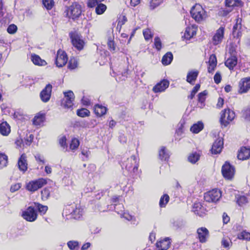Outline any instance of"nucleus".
I'll return each instance as SVG.
<instances>
[{"label":"nucleus","instance_id":"nucleus-3","mask_svg":"<svg viewBox=\"0 0 250 250\" xmlns=\"http://www.w3.org/2000/svg\"><path fill=\"white\" fill-rule=\"evenodd\" d=\"M190 14L192 17L197 22H200L207 17V14L202 7L199 4H196L191 9Z\"/></svg>","mask_w":250,"mask_h":250},{"label":"nucleus","instance_id":"nucleus-37","mask_svg":"<svg viewBox=\"0 0 250 250\" xmlns=\"http://www.w3.org/2000/svg\"><path fill=\"white\" fill-rule=\"evenodd\" d=\"M106 9V6L105 4L103 3H99L96 7V12L98 15L102 14Z\"/></svg>","mask_w":250,"mask_h":250},{"label":"nucleus","instance_id":"nucleus-55","mask_svg":"<svg viewBox=\"0 0 250 250\" xmlns=\"http://www.w3.org/2000/svg\"><path fill=\"white\" fill-rule=\"evenodd\" d=\"M35 158L36 160L39 163H41L42 164H44L45 162L43 156H42V155H41L40 154H37L35 156Z\"/></svg>","mask_w":250,"mask_h":250},{"label":"nucleus","instance_id":"nucleus-62","mask_svg":"<svg viewBox=\"0 0 250 250\" xmlns=\"http://www.w3.org/2000/svg\"><path fill=\"white\" fill-rule=\"evenodd\" d=\"M21 188V185L20 184H16L12 185L10 188V191L14 192Z\"/></svg>","mask_w":250,"mask_h":250},{"label":"nucleus","instance_id":"nucleus-60","mask_svg":"<svg viewBox=\"0 0 250 250\" xmlns=\"http://www.w3.org/2000/svg\"><path fill=\"white\" fill-rule=\"evenodd\" d=\"M66 139L65 136H62L59 139V144L63 148H65L66 146Z\"/></svg>","mask_w":250,"mask_h":250},{"label":"nucleus","instance_id":"nucleus-9","mask_svg":"<svg viewBox=\"0 0 250 250\" xmlns=\"http://www.w3.org/2000/svg\"><path fill=\"white\" fill-rule=\"evenodd\" d=\"M64 97L62 101V105L65 108H69L72 107L75 98L73 92L69 90L64 92Z\"/></svg>","mask_w":250,"mask_h":250},{"label":"nucleus","instance_id":"nucleus-57","mask_svg":"<svg viewBox=\"0 0 250 250\" xmlns=\"http://www.w3.org/2000/svg\"><path fill=\"white\" fill-rule=\"evenodd\" d=\"M208 64H217V59L214 54H211L209 59Z\"/></svg>","mask_w":250,"mask_h":250},{"label":"nucleus","instance_id":"nucleus-41","mask_svg":"<svg viewBox=\"0 0 250 250\" xmlns=\"http://www.w3.org/2000/svg\"><path fill=\"white\" fill-rule=\"evenodd\" d=\"M90 112L88 110L85 108H82L81 109H78L77 112L78 116L81 117H85L89 115Z\"/></svg>","mask_w":250,"mask_h":250},{"label":"nucleus","instance_id":"nucleus-32","mask_svg":"<svg viewBox=\"0 0 250 250\" xmlns=\"http://www.w3.org/2000/svg\"><path fill=\"white\" fill-rule=\"evenodd\" d=\"M203 124L202 122H198L190 127V130L194 133H198L203 129Z\"/></svg>","mask_w":250,"mask_h":250},{"label":"nucleus","instance_id":"nucleus-50","mask_svg":"<svg viewBox=\"0 0 250 250\" xmlns=\"http://www.w3.org/2000/svg\"><path fill=\"white\" fill-rule=\"evenodd\" d=\"M207 91L205 90L198 94V102L203 104L206 100V96L207 95Z\"/></svg>","mask_w":250,"mask_h":250},{"label":"nucleus","instance_id":"nucleus-28","mask_svg":"<svg viewBox=\"0 0 250 250\" xmlns=\"http://www.w3.org/2000/svg\"><path fill=\"white\" fill-rule=\"evenodd\" d=\"M94 112L97 116L101 117L104 115L106 112V107L102 105L97 104L94 106Z\"/></svg>","mask_w":250,"mask_h":250},{"label":"nucleus","instance_id":"nucleus-40","mask_svg":"<svg viewBox=\"0 0 250 250\" xmlns=\"http://www.w3.org/2000/svg\"><path fill=\"white\" fill-rule=\"evenodd\" d=\"M238 238L246 240H250V233L246 231H243L238 235Z\"/></svg>","mask_w":250,"mask_h":250},{"label":"nucleus","instance_id":"nucleus-33","mask_svg":"<svg viewBox=\"0 0 250 250\" xmlns=\"http://www.w3.org/2000/svg\"><path fill=\"white\" fill-rule=\"evenodd\" d=\"M107 46L111 52L114 53L116 51V45L114 41L113 37H109L108 38Z\"/></svg>","mask_w":250,"mask_h":250},{"label":"nucleus","instance_id":"nucleus-34","mask_svg":"<svg viewBox=\"0 0 250 250\" xmlns=\"http://www.w3.org/2000/svg\"><path fill=\"white\" fill-rule=\"evenodd\" d=\"M169 153L164 146L161 147L159 151V158L162 160H167L169 158Z\"/></svg>","mask_w":250,"mask_h":250},{"label":"nucleus","instance_id":"nucleus-54","mask_svg":"<svg viewBox=\"0 0 250 250\" xmlns=\"http://www.w3.org/2000/svg\"><path fill=\"white\" fill-rule=\"evenodd\" d=\"M17 30V27L16 25L15 24H11L10 25L7 29V32L10 34H14L15 33Z\"/></svg>","mask_w":250,"mask_h":250},{"label":"nucleus","instance_id":"nucleus-21","mask_svg":"<svg viewBox=\"0 0 250 250\" xmlns=\"http://www.w3.org/2000/svg\"><path fill=\"white\" fill-rule=\"evenodd\" d=\"M197 31V26L193 25L190 26H188L186 28L184 37L187 39H190L193 36L196 35Z\"/></svg>","mask_w":250,"mask_h":250},{"label":"nucleus","instance_id":"nucleus-42","mask_svg":"<svg viewBox=\"0 0 250 250\" xmlns=\"http://www.w3.org/2000/svg\"><path fill=\"white\" fill-rule=\"evenodd\" d=\"M42 4L47 10H50L54 5L53 0H42Z\"/></svg>","mask_w":250,"mask_h":250},{"label":"nucleus","instance_id":"nucleus-6","mask_svg":"<svg viewBox=\"0 0 250 250\" xmlns=\"http://www.w3.org/2000/svg\"><path fill=\"white\" fill-rule=\"evenodd\" d=\"M46 183L47 181L45 179L39 178L29 182L26 185V188L30 191L34 192L42 188Z\"/></svg>","mask_w":250,"mask_h":250},{"label":"nucleus","instance_id":"nucleus-27","mask_svg":"<svg viewBox=\"0 0 250 250\" xmlns=\"http://www.w3.org/2000/svg\"><path fill=\"white\" fill-rule=\"evenodd\" d=\"M31 61L34 64L37 65L45 66L47 64L45 61L42 59L39 55L35 54L31 55Z\"/></svg>","mask_w":250,"mask_h":250},{"label":"nucleus","instance_id":"nucleus-31","mask_svg":"<svg viewBox=\"0 0 250 250\" xmlns=\"http://www.w3.org/2000/svg\"><path fill=\"white\" fill-rule=\"evenodd\" d=\"M200 154L197 152L191 153L188 157V161L192 163L195 164L200 159Z\"/></svg>","mask_w":250,"mask_h":250},{"label":"nucleus","instance_id":"nucleus-1","mask_svg":"<svg viewBox=\"0 0 250 250\" xmlns=\"http://www.w3.org/2000/svg\"><path fill=\"white\" fill-rule=\"evenodd\" d=\"M82 13V5L77 2L72 3L69 6L65 7L64 16L73 20L78 18Z\"/></svg>","mask_w":250,"mask_h":250},{"label":"nucleus","instance_id":"nucleus-25","mask_svg":"<svg viewBox=\"0 0 250 250\" xmlns=\"http://www.w3.org/2000/svg\"><path fill=\"white\" fill-rule=\"evenodd\" d=\"M225 63L230 70H232L237 63V58L235 56L231 55L226 60Z\"/></svg>","mask_w":250,"mask_h":250},{"label":"nucleus","instance_id":"nucleus-64","mask_svg":"<svg viewBox=\"0 0 250 250\" xmlns=\"http://www.w3.org/2000/svg\"><path fill=\"white\" fill-rule=\"evenodd\" d=\"M233 36L234 38L239 39L242 36V32L241 30H238L236 31L232 32Z\"/></svg>","mask_w":250,"mask_h":250},{"label":"nucleus","instance_id":"nucleus-29","mask_svg":"<svg viewBox=\"0 0 250 250\" xmlns=\"http://www.w3.org/2000/svg\"><path fill=\"white\" fill-rule=\"evenodd\" d=\"M173 60V55L171 52L167 53L162 58V62L165 65L169 64Z\"/></svg>","mask_w":250,"mask_h":250},{"label":"nucleus","instance_id":"nucleus-15","mask_svg":"<svg viewBox=\"0 0 250 250\" xmlns=\"http://www.w3.org/2000/svg\"><path fill=\"white\" fill-rule=\"evenodd\" d=\"M239 92L246 93L250 89V77L243 78L239 83Z\"/></svg>","mask_w":250,"mask_h":250},{"label":"nucleus","instance_id":"nucleus-35","mask_svg":"<svg viewBox=\"0 0 250 250\" xmlns=\"http://www.w3.org/2000/svg\"><path fill=\"white\" fill-rule=\"evenodd\" d=\"M8 157L4 153H0V168H3L7 166Z\"/></svg>","mask_w":250,"mask_h":250},{"label":"nucleus","instance_id":"nucleus-11","mask_svg":"<svg viewBox=\"0 0 250 250\" xmlns=\"http://www.w3.org/2000/svg\"><path fill=\"white\" fill-rule=\"evenodd\" d=\"M70 38L73 46L78 50H82L84 45V42L81 36L75 33H71L70 34Z\"/></svg>","mask_w":250,"mask_h":250},{"label":"nucleus","instance_id":"nucleus-4","mask_svg":"<svg viewBox=\"0 0 250 250\" xmlns=\"http://www.w3.org/2000/svg\"><path fill=\"white\" fill-rule=\"evenodd\" d=\"M235 113L229 109H225L221 113L220 123L222 125L227 126L235 118Z\"/></svg>","mask_w":250,"mask_h":250},{"label":"nucleus","instance_id":"nucleus-38","mask_svg":"<svg viewBox=\"0 0 250 250\" xmlns=\"http://www.w3.org/2000/svg\"><path fill=\"white\" fill-rule=\"evenodd\" d=\"M169 199V197L168 195L165 194L162 197H161L160 202H159V205L161 208L165 207L167 204L168 203Z\"/></svg>","mask_w":250,"mask_h":250},{"label":"nucleus","instance_id":"nucleus-12","mask_svg":"<svg viewBox=\"0 0 250 250\" xmlns=\"http://www.w3.org/2000/svg\"><path fill=\"white\" fill-rule=\"evenodd\" d=\"M68 60L66 54L62 50H59L56 58V64L58 67L63 66L67 62Z\"/></svg>","mask_w":250,"mask_h":250},{"label":"nucleus","instance_id":"nucleus-56","mask_svg":"<svg viewBox=\"0 0 250 250\" xmlns=\"http://www.w3.org/2000/svg\"><path fill=\"white\" fill-rule=\"evenodd\" d=\"M67 246L71 250H74L76 247H78V243L77 241H70L67 243Z\"/></svg>","mask_w":250,"mask_h":250},{"label":"nucleus","instance_id":"nucleus-44","mask_svg":"<svg viewBox=\"0 0 250 250\" xmlns=\"http://www.w3.org/2000/svg\"><path fill=\"white\" fill-rule=\"evenodd\" d=\"M143 35L146 40L148 41L152 38L153 35L151 30L148 29H146L143 30Z\"/></svg>","mask_w":250,"mask_h":250},{"label":"nucleus","instance_id":"nucleus-30","mask_svg":"<svg viewBox=\"0 0 250 250\" xmlns=\"http://www.w3.org/2000/svg\"><path fill=\"white\" fill-rule=\"evenodd\" d=\"M44 115L42 113L37 114L33 120V123L35 125H41L44 121Z\"/></svg>","mask_w":250,"mask_h":250},{"label":"nucleus","instance_id":"nucleus-10","mask_svg":"<svg viewBox=\"0 0 250 250\" xmlns=\"http://www.w3.org/2000/svg\"><path fill=\"white\" fill-rule=\"evenodd\" d=\"M22 217L27 221H34L37 217V214L35 208L32 207H29L25 210L22 212Z\"/></svg>","mask_w":250,"mask_h":250},{"label":"nucleus","instance_id":"nucleus-47","mask_svg":"<svg viewBox=\"0 0 250 250\" xmlns=\"http://www.w3.org/2000/svg\"><path fill=\"white\" fill-rule=\"evenodd\" d=\"M104 0H88L87 5L88 7L92 8L103 1Z\"/></svg>","mask_w":250,"mask_h":250},{"label":"nucleus","instance_id":"nucleus-43","mask_svg":"<svg viewBox=\"0 0 250 250\" xmlns=\"http://www.w3.org/2000/svg\"><path fill=\"white\" fill-rule=\"evenodd\" d=\"M34 136L32 134L29 135L23 140V146H30L33 141Z\"/></svg>","mask_w":250,"mask_h":250},{"label":"nucleus","instance_id":"nucleus-39","mask_svg":"<svg viewBox=\"0 0 250 250\" xmlns=\"http://www.w3.org/2000/svg\"><path fill=\"white\" fill-rule=\"evenodd\" d=\"M248 200L245 196H240L237 199V203L239 206H243L248 203Z\"/></svg>","mask_w":250,"mask_h":250},{"label":"nucleus","instance_id":"nucleus-58","mask_svg":"<svg viewBox=\"0 0 250 250\" xmlns=\"http://www.w3.org/2000/svg\"><path fill=\"white\" fill-rule=\"evenodd\" d=\"M37 208L39 212L42 213L44 214L47 210V207L45 206H43L40 204H38Z\"/></svg>","mask_w":250,"mask_h":250},{"label":"nucleus","instance_id":"nucleus-5","mask_svg":"<svg viewBox=\"0 0 250 250\" xmlns=\"http://www.w3.org/2000/svg\"><path fill=\"white\" fill-rule=\"evenodd\" d=\"M222 196L221 192L217 189H213L204 194V199L208 202H216Z\"/></svg>","mask_w":250,"mask_h":250},{"label":"nucleus","instance_id":"nucleus-63","mask_svg":"<svg viewBox=\"0 0 250 250\" xmlns=\"http://www.w3.org/2000/svg\"><path fill=\"white\" fill-rule=\"evenodd\" d=\"M230 241L229 239L223 238L222 240V244L224 248H228L229 246Z\"/></svg>","mask_w":250,"mask_h":250},{"label":"nucleus","instance_id":"nucleus-19","mask_svg":"<svg viewBox=\"0 0 250 250\" xmlns=\"http://www.w3.org/2000/svg\"><path fill=\"white\" fill-rule=\"evenodd\" d=\"M192 211L200 216H203L206 214L207 210L200 202L195 203L193 206Z\"/></svg>","mask_w":250,"mask_h":250},{"label":"nucleus","instance_id":"nucleus-24","mask_svg":"<svg viewBox=\"0 0 250 250\" xmlns=\"http://www.w3.org/2000/svg\"><path fill=\"white\" fill-rule=\"evenodd\" d=\"M170 243L169 239L166 238L157 242L156 246L157 248H159V250H167L169 248Z\"/></svg>","mask_w":250,"mask_h":250},{"label":"nucleus","instance_id":"nucleus-16","mask_svg":"<svg viewBox=\"0 0 250 250\" xmlns=\"http://www.w3.org/2000/svg\"><path fill=\"white\" fill-rule=\"evenodd\" d=\"M223 147V140L222 138H218L212 145L211 149L212 154H217L220 153Z\"/></svg>","mask_w":250,"mask_h":250},{"label":"nucleus","instance_id":"nucleus-17","mask_svg":"<svg viewBox=\"0 0 250 250\" xmlns=\"http://www.w3.org/2000/svg\"><path fill=\"white\" fill-rule=\"evenodd\" d=\"M169 81L167 80H163L157 83L152 89L154 93L162 92L164 91L169 86Z\"/></svg>","mask_w":250,"mask_h":250},{"label":"nucleus","instance_id":"nucleus-14","mask_svg":"<svg viewBox=\"0 0 250 250\" xmlns=\"http://www.w3.org/2000/svg\"><path fill=\"white\" fill-rule=\"evenodd\" d=\"M225 28L220 27L217 29L212 38V43L214 45H218L222 42L224 38Z\"/></svg>","mask_w":250,"mask_h":250},{"label":"nucleus","instance_id":"nucleus-7","mask_svg":"<svg viewBox=\"0 0 250 250\" xmlns=\"http://www.w3.org/2000/svg\"><path fill=\"white\" fill-rule=\"evenodd\" d=\"M124 165L126 170L129 171H132L134 173L137 172L138 169L137 158L134 155H132L130 158H128L124 163Z\"/></svg>","mask_w":250,"mask_h":250},{"label":"nucleus","instance_id":"nucleus-49","mask_svg":"<svg viewBox=\"0 0 250 250\" xmlns=\"http://www.w3.org/2000/svg\"><path fill=\"white\" fill-rule=\"evenodd\" d=\"M154 46L158 51H160L162 48V42L159 37H155L154 42Z\"/></svg>","mask_w":250,"mask_h":250},{"label":"nucleus","instance_id":"nucleus-51","mask_svg":"<svg viewBox=\"0 0 250 250\" xmlns=\"http://www.w3.org/2000/svg\"><path fill=\"white\" fill-rule=\"evenodd\" d=\"M163 2V0H151L150 2V7L151 9H153L159 6Z\"/></svg>","mask_w":250,"mask_h":250},{"label":"nucleus","instance_id":"nucleus-45","mask_svg":"<svg viewBox=\"0 0 250 250\" xmlns=\"http://www.w3.org/2000/svg\"><path fill=\"white\" fill-rule=\"evenodd\" d=\"M78 62L76 59L71 58L68 63V68L70 69H74L77 67Z\"/></svg>","mask_w":250,"mask_h":250},{"label":"nucleus","instance_id":"nucleus-36","mask_svg":"<svg viewBox=\"0 0 250 250\" xmlns=\"http://www.w3.org/2000/svg\"><path fill=\"white\" fill-rule=\"evenodd\" d=\"M240 0H226V5L232 8L233 6H238L241 5Z\"/></svg>","mask_w":250,"mask_h":250},{"label":"nucleus","instance_id":"nucleus-8","mask_svg":"<svg viewBox=\"0 0 250 250\" xmlns=\"http://www.w3.org/2000/svg\"><path fill=\"white\" fill-rule=\"evenodd\" d=\"M222 173L225 178L231 179L234 175V168L229 163L226 162L222 166Z\"/></svg>","mask_w":250,"mask_h":250},{"label":"nucleus","instance_id":"nucleus-22","mask_svg":"<svg viewBox=\"0 0 250 250\" xmlns=\"http://www.w3.org/2000/svg\"><path fill=\"white\" fill-rule=\"evenodd\" d=\"M237 157L239 159L245 160L250 157V148L246 147H242L241 148L238 152Z\"/></svg>","mask_w":250,"mask_h":250},{"label":"nucleus","instance_id":"nucleus-13","mask_svg":"<svg viewBox=\"0 0 250 250\" xmlns=\"http://www.w3.org/2000/svg\"><path fill=\"white\" fill-rule=\"evenodd\" d=\"M52 86L48 84L46 85L45 88L41 92L40 96L41 100L44 102H47L50 99Z\"/></svg>","mask_w":250,"mask_h":250},{"label":"nucleus","instance_id":"nucleus-53","mask_svg":"<svg viewBox=\"0 0 250 250\" xmlns=\"http://www.w3.org/2000/svg\"><path fill=\"white\" fill-rule=\"evenodd\" d=\"M200 85L199 84H197L193 88L190 95L188 96V98L190 99H193L195 94L197 92L200 88Z\"/></svg>","mask_w":250,"mask_h":250},{"label":"nucleus","instance_id":"nucleus-26","mask_svg":"<svg viewBox=\"0 0 250 250\" xmlns=\"http://www.w3.org/2000/svg\"><path fill=\"white\" fill-rule=\"evenodd\" d=\"M10 131V126L6 122H3L0 124V133L1 135L7 136Z\"/></svg>","mask_w":250,"mask_h":250},{"label":"nucleus","instance_id":"nucleus-48","mask_svg":"<svg viewBox=\"0 0 250 250\" xmlns=\"http://www.w3.org/2000/svg\"><path fill=\"white\" fill-rule=\"evenodd\" d=\"M79 141L76 138H74L72 140L71 143L70 145V148L72 150H74L78 148L79 146Z\"/></svg>","mask_w":250,"mask_h":250},{"label":"nucleus","instance_id":"nucleus-20","mask_svg":"<svg viewBox=\"0 0 250 250\" xmlns=\"http://www.w3.org/2000/svg\"><path fill=\"white\" fill-rule=\"evenodd\" d=\"M19 169L23 172L27 169V157L25 154H22L19 158L18 162Z\"/></svg>","mask_w":250,"mask_h":250},{"label":"nucleus","instance_id":"nucleus-61","mask_svg":"<svg viewBox=\"0 0 250 250\" xmlns=\"http://www.w3.org/2000/svg\"><path fill=\"white\" fill-rule=\"evenodd\" d=\"M214 82L217 84H218L220 83L221 80V76L219 72H216L214 76Z\"/></svg>","mask_w":250,"mask_h":250},{"label":"nucleus","instance_id":"nucleus-2","mask_svg":"<svg viewBox=\"0 0 250 250\" xmlns=\"http://www.w3.org/2000/svg\"><path fill=\"white\" fill-rule=\"evenodd\" d=\"M63 214H65L66 216L70 215V217L78 219L82 216L83 209L80 207V205L73 204L66 206L63 209Z\"/></svg>","mask_w":250,"mask_h":250},{"label":"nucleus","instance_id":"nucleus-18","mask_svg":"<svg viewBox=\"0 0 250 250\" xmlns=\"http://www.w3.org/2000/svg\"><path fill=\"white\" fill-rule=\"evenodd\" d=\"M197 232L200 242L201 243L206 242L209 236V232L208 229L205 227H201L197 229Z\"/></svg>","mask_w":250,"mask_h":250},{"label":"nucleus","instance_id":"nucleus-59","mask_svg":"<svg viewBox=\"0 0 250 250\" xmlns=\"http://www.w3.org/2000/svg\"><path fill=\"white\" fill-rule=\"evenodd\" d=\"M239 20H236V23L233 27V31L232 32H234V31H236L238 30H241L242 28V25L240 22H238Z\"/></svg>","mask_w":250,"mask_h":250},{"label":"nucleus","instance_id":"nucleus-46","mask_svg":"<svg viewBox=\"0 0 250 250\" xmlns=\"http://www.w3.org/2000/svg\"><path fill=\"white\" fill-rule=\"evenodd\" d=\"M232 10V8L226 6L225 8L221 9L219 10V14L222 16H226Z\"/></svg>","mask_w":250,"mask_h":250},{"label":"nucleus","instance_id":"nucleus-52","mask_svg":"<svg viewBox=\"0 0 250 250\" xmlns=\"http://www.w3.org/2000/svg\"><path fill=\"white\" fill-rule=\"evenodd\" d=\"M42 198L43 200H47L50 196V192L47 189H44L41 191Z\"/></svg>","mask_w":250,"mask_h":250},{"label":"nucleus","instance_id":"nucleus-23","mask_svg":"<svg viewBox=\"0 0 250 250\" xmlns=\"http://www.w3.org/2000/svg\"><path fill=\"white\" fill-rule=\"evenodd\" d=\"M198 74L199 71L197 70L189 71L187 76V81L191 84H194Z\"/></svg>","mask_w":250,"mask_h":250}]
</instances>
